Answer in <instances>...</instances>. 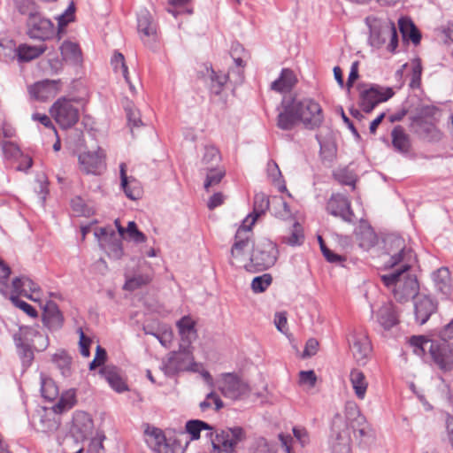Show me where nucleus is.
Wrapping results in <instances>:
<instances>
[{
  "mask_svg": "<svg viewBox=\"0 0 453 453\" xmlns=\"http://www.w3.org/2000/svg\"><path fill=\"white\" fill-rule=\"evenodd\" d=\"M385 249L389 257L387 266L393 268L399 265V268L392 273L382 275V282L387 288H392L395 298L400 303L416 297L419 285L416 276L408 273L414 261L412 250L406 246L403 238L395 235L386 238Z\"/></svg>",
  "mask_w": 453,
  "mask_h": 453,
  "instance_id": "f257e3e1",
  "label": "nucleus"
},
{
  "mask_svg": "<svg viewBox=\"0 0 453 453\" xmlns=\"http://www.w3.org/2000/svg\"><path fill=\"white\" fill-rule=\"evenodd\" d=\"M186 432L191 440H198L202 430L208 431L206 436L211 438L215 453H234L236 446L246 439V433L241 426L227 427L220 430L213 437V427L208 423L191 419L186 423Z\"/></svg>",
  "mask_w": 453,
  "mask_h": 453,
  "instance_id": "f03ea898",
  "label": "nucleus"
},
{
  "mask_svg": "<svg viewBox=\"0 0 453 453\" xmlns=\"http://www.w3.org/2000/svg\"><path fill=\"white\" fill-rule=\"evenodd\" d=\"M365 24L370 29L368 41L372 47L379 49L388 40V50L392 53L395 51L398 46V35L394 22L368 16L365 18Z\"/></svg>",
  "mask_w": 453,
  "mask_h": 453,
  "instance_id": "7ed1b4c3",
  "label": "nucleus"
},
{
  "mask_svg": "<svg viewBox=\"0 0 453 453\" xmlns=\"http://www.w3.org/2000/svg\"><path fill=\"white\" fill-rule=\"evenodd\" d=\"M199 364L195 361L193 348L180 344L176 351H171L163 359L161 370L167 377H173L181 372H198Z\"/></svg>",
  "mask_w": 453,
  "mask_h": 453,
  "instance_id": "20e7f679",
  "label": "nucleus"
},
{
  "mask_svg": "<svg viewBox=\"0 0 453 453\" xmlns=\"http://www.w3.org/2000/svg\"><path fill=\"white\" fill-rule=\"evenodd\" d=\"M278 249L274 242L265 239L259 242L250 256L249 264L245 270L250 273L265 271L272 267L278 257Z\"/></svg>",
  "mask_w": 453,
  "mask_h": 453,
  "instance_id": "39448f33",
  "label": "nucleus"
},
{
  "mask_svg": "<svg viewBox=\"0 0 453 453\" xmlns=\"http://www.w3.org/2000/svg\"><path fill=\"white\" fill-rule=\"evenodd\" d=\"M106 359V350L97 345L95 357L89 364V370L93 371L100 367V375L109 383L111 388L119 393L127 390V384L121 378L118 368L113 365H104Z\"/></svg>",
  "mask_w": 453,
  "mask_h": 453,
  "instance_id": "423d86ee",
  "label": "nucleus"
},
{
  "mask_svg": "<svg viewBox=\"0 0 453 453\" xmlns=\"http://www.w3.org/2000/svg\"><path fill=\"white\" fill-rule=\"evenodd\" d=\"M106 359V350L97 345L95 357L89 364V370L93 371L100 367V375L109 383L111 388L119 393L127 390V384L121 378L118 368L113 365H104Z\"/></svg>",
  "mask_w": 453,
  "mask_h": 453,
  "instance_id": "0eeeda50",
  "label": "nucleus"
},
{
  "mask_svg": "<svg viewBox=\"0 0 453 453\" xmlns=\"http://www.w3.org/2000/svg\"><path fill=\"white\" fill-rule=\"evenodd\" d=\"M299 121L307 129L313 130L321 126L324 121L323 111L320 104L312 98H293Z\"/></svg>",
  "mask_w": 453,
  "mask_h": 453,
  "instance_id": "6e6552de",
  "label": "nucleus"
},
{
  "mask_svg": "<svg viewBox=\"0 0 453 453\" xmlns=\"http://www.w3.org/2000/svg\"><path fill=\"white\" fill-rule=\"evenodd\" d=\"M218 389L226 398L237 401L250 395L249 383L234 372H225L218 380Z\"/></svg>",
  "mask_w": 453,
  "mask_h": 453,
  "instance_id": "1a4fd4ad",
  "label": "nucleus"
},
{
  "mask_svg": "<svg viewBox=\"0 0 453 453\" xmlns=\"http://www.w3.org/2000/svg\"><path fill=\"white\" fill-rule=\"evenodd\" d=\"M252 231L251 228L241 226L235 234L234 242L231 249L232 259L231 265L236 267H243L249 264L250 256L249 251L253 246L251 242Z\"/></svg>",
  "mask_w": 453,
  "mask_h": 453,
  "instance_id": "9d476101",
  "label": "nucleus"
},
{
  "mask_svg": "<svg viewBox=\"0 0 453 453\" xmlns=\"http://www.w3.org/2000/svg\"><path fill=\"white\" fill-rule=\"evenodd\" d=\"M350 442L348 422L340 415L334 416L329 440L332 453H351Z\"/></svg>",
  "mask_w": 453,
  "mask_h": 453,
  "instance_id": "9b49d317",
  "label": "nucleus"
},
{
  "mask_svg": "<svg viewBox=\"0 0 453 453\" xmlns=\"http://www.w3.org/2000/svg\"><path fill=\"white\" fill-rule=\"evenodd\" d=\"M100 248L111 259L119 260L124 255L121 237L110 227H100L95 231Z\"/></svg>",
  "mask_w": 453,
  "mask_h": 453,
  "instance_id": "f8f14e48",
  "label": "nucleus"
},
{
  "mask_svg": "<svg viewBox=\"0 0 453 453\" xmlns=\"http://www.w3.org/2000/svg\"><path fill=\"white\" fill-rule=\"evenodd\" d=\"M50 112L56 122L63 128L74 126L79 120V110L70 100L59 98L51 106Z\"/></svg>",
  "mask_w": 453,
  "mask_h": 453,
  "instance_id": "ddd939ff",
  "label": "nucleus"
},
{
  "mask_svg": "<svg viewBox=\"0 0 453 453\" xmlns=\"http://www.w3.org/2000/svg\"><path fill=\"white\" fill-rule=\"evenodd\" d=\"M349 343L356 361L365 365L372 353V343L366 330L363 327L355 328L349 335Z\"/></svg>",
  "mask_w": 453,
  "mask_h": 453,
  "instance_id": "4468645a",
  "label": "nucleus"
},
{
  "mask_svg": "<svg viewBox=\"0 0 453 453\" xmlns=\"http://www.w3.org/2000/svg\"><path fill=\"white\" fill-rule=\"evenodd\" d=\"M347 422L354 431L355 437L361 443H369L374 439V431L367 424L365 418L359 413L357 406L349 405L346 409Z\"/></svg>",
  "mask_w": 453,
  "mask_h": 453,
  "instance_id": "2eb2a0df",
  "label": "nucleus"
},
{
  "mask_svg": "<svg viewBox=\"0 0 453 453\" xmlns=\"http://www.w3.org/2000/svg\"><path fill=\"white\" fill-rule=\"evenodd\" d=\"M27 35L34 40H50L55 35V26L40 12L32 14L27 20Z\"/></svg>",
  "mask_w": 453,
  "mask_h": 453,
  "instance_id": "dca6fc26",
  "label": "nucleus"
},
{
  "mask_svg": "<svg viewBox=\"0 0 453 453\" xmlns=\"http://www.w3.org/2000/svg\"><path fill=\"white\" fill-rule=\"evenodd\" d=\"M394 95L392 88L372 86L360 92L359 105L365 112H371L379 104L388 101Z\"/></svg>",
  "mask_w": 453,
  "mask_h": 453,
  "instance_id": "f3484780",
  "label": "nucleus"
},
{
  "mask_svg": "<svg viewBox=\"0 0 453 453\" xmlns=\"http://www.w3.org/2000/svg\"><path fill=\"white\" fill-rule=\"evenodd\" d=\"M24 296L32 301L38 302L41 300L42 293L40 287L27 276L16 277L12 281V287H9L7 295Z\"/></svg>",
  "mask_w": 453,
  "mask_h": 453,
  "instance_id": "a211bd4d",
  "label": "nucleus"
},
{
  "mask_svg": "<svg viewBox=\"0 0 453 453\" xmlns=\"http://www.w3.org/2000/svg\"><path fill=\"white\" fill-rule=\"evenodd\" d=\"M326 211L348 223L356 221L350 201L341 194H333L326 203Z\"/></svg>",
  "mask_w": 453,
  "mask_h": 453,
  "instance_id": "6ab92c4d",
  "label": "nucleus"
},
{
  "mask_svg": "<svg viewBox=\"0 0 453 453\" xmlns=\"http://www.w3.org/2000/svg\"><path fill=\"white\" fill-rule=\"evenodd\" d=\"M430 355L439 369L449 372L453 369V347L445 340L431 343Z\"/></svg>",
  "mask_w": 453,
  "mask_h": 453,
  "instance_id": "aec40b11",
  "label": "nucleus"
},
{
  "mask_svg": "<svg viewBox=\"0 0 453 453\" xmlns=\"http://www.w3.org/2000/svg\"><path fill=\"white\" fill-rule=\"evenodd\" d=\"M106 170L104 150L96 142L87 147V174L101 175Z\"/></svg>",
  "mask_w": 453,
  "mask_h": 453,
  "instance_id": "412c9836",
  "label": "nucleus"
},
{
  "mask_svg": "<svg viewBox=\"0 0 453 453\" xmlns=\"http://www.w3.org/2000/svg\"><path fill=\"white\" fill-rule=\"evenodd\" d=\"M137 29L144 44L150 46L157 40V26L147 11H142L137 19Z\"/></svg>",
  "mask_w": 453,
  "mask_h": 453,
  "instance_id": "4be33fe9",
  "label": "nucleus"
},
{
  "mask_svg": "<svg viewBox=\"0 0 453 453\" xmlns=\"http://www.w3.org/2000/svg\"><path fill=\"white\" fill-rule=\"evenodd\" d=\"M437 310V303L427 296H419L414 302L416 321L424 325Z\"/></svg>",
  "mask_w": 453,
  "mask_h": 453,
  "instance_id": "5701e85b",
  "label": "nucleus"
},
{
  "mask_svg": "<svg viewBox=\"0 0 453 453\" xmlns=\"http://www.w3.org/2000/svg\"><path fill=\"white\" fill-rule=\"evenodd\" d=\"M282 106L283 111L278 115L277 127L282 130H291L299 121L293 98L283 101Z\"/></svg>",
  "mask_w": 453,
  "mask_h": 453,
  "instance_id": "b1692460",
  "label": "nucleus"
},
{
  "mask_svg": "<svg viewBox=\"0 0 453 453\" xmlns=\"http://www.w3.org/2000/svg\"><path fill=\"white\" fill-rule=\"evenodd\" d=\"M42 322L51 331H56L62 327L64 318L54 302L49 301L46 303L42 312Z\"/></svg>",
  "mask_w": 453,
  "mask_h": 453,
  "instance_id": "393cba45",
  "label": "nucleus"
},
{
  "mask_svg": "<svg viewBox=\"0 0 453 453\" xmlns=\"http://www.w3.org/2000/svg\"><path fill=\"white\" fill-rule=\"evenodd\" d=\"M268 208V197L263 193L256 194L254 196L253 211L247 215L242 225L244 226V227L247 226L252 229V226L256 223L257 219L264 214Z\"/></svg>",
  "mask_w": 453,
  "mask_h": 453,
  "instance_id": "a878e982",
  "label": "nucleus"
},
{
  "mask_svg": "<svg viewBox=\"0 0 453 453\" xmlns=\"http://www.w3.org/2000/svg\"><path fill=\"white\" fill-rule=\"evenodd\" d=\"M119 170L121 179L120 186L125 195L131 200L139 199L142 196V188L138 181L134 178L127 177V165L125 163L120 164Z\"/></svg>",
  "mask_w": 453,
  "mask_h": 453,
  "instance_id": "bb28decb",
  "label": "nucleus"
},
{
  "mask_svg": "<svg viewBox=\"0 0 453 453\" xmlns=\"http://www.w3.org/2000/svg\"><path fill=\"white\" fill-rule=\"evenodd\" d=\"M59 90V81L45 80L35 83L31 88V93L39 100H46L54 97Z\"/></svg>",
  "mask_w": 453,
  "mask_h": 453,
  "instance_id": "cd10ccee",
  "label": "nucleus"
},
{
  "mask_svg": "<svg viewBox=\"0 0 453 453\" xmlns=\"http://www.w3.org/2000/svg\"><path fill=\"white\" fill-rule=\"evenodd\" d=\"M195 325V321L188 316L182 317L176 323L180 336V344L184 346H191V343L196 339L197 332Z\"/></svg>",
  "mask_w": 453,
  "mask_h": 453,
  "instance_id": "c85d7f7f",
  "label": "nucleus"
},
{
  "mask_svg": "<svg viewBox=\"0 0 453 453\" xmlns=\"http://www.w3.org/2000/svg\"><path fill=\"white\" fill-rule=\"evenodd\" d=\"M379 324L386 330L392 328L398 323L397 312L391 303H384L377 312Z\"/></svg>",
  "mask_w": 453,
  "mask_h": 453,
  "instance_id": "c756f323",
  "label": "nucleus"
},
{
  "mask_svg": "<svg viewBox=\"0 0 453 453\" xmlns=\"http://www.w3.org/2000/svg\"><path fill=\"white\" fill-rule=\"evenodd\" d=\"M296 83L294 72L288 68H283L280 77L271 84V88L280 93L288 92Z\"/></svg>",
  "mask_w": 453,
  "mask_h": 453,
  "instance_id": "7c9ffc66",
  "label": "nucleus"
},
{
  "mask_svg": "<svg viewBox=\"0 0 453 453\" xmlns=\"http://www.w3.org/2000/svg\"><path fill=\"white\" fill-rule=\"evenodd\" d=\"M63 59L73 65H80L82 62V50L80 45L72 41H65L60 47Z\"/></svg>",
  "mask_w": 453,
  "mask_h": 453,
  "instance_id": "2f4dec72",
  "label": "nucleus"
},
{
  "mask_svg": "<svg viewBox=\"0 0 453 453\" xmlns=\"http://www.w3.org/2000/svg\"><path fill=\"white\" fill-rule=\"evenodd\" d=\"M391 137L392 145L396 151L403 154L410 151L411 146L410 136L401 126L393 128Z\"/></svg>",
  "mask_w": 453,
  "mask_h": 453,
  "instance_id": "473e14b6",
  "label": "nucleus"
},
{
  "mask_svg": "<svg viewBox=\"0 0 453 453\" xmlns=\"http://www.w3.org/2000/svg\"><path fill=\"white\" fill-rule=\"evenodd\" d=\"M18 338L20 339V342H28L30 344L35 338H39L42 340V342L39 343L38 348L42 349H46L49 345L48 338H43L35 326H20L19 332L13 336L14 342H17Z\"/></svg>",
  "mask_w": 453,
  "mask_h": 453,
  "instance_id": "72a5a7b5",
  "label": "nucleus"
},
{
  "mask_svg": "<svg viewBox=\"0 0 453 453\" xmlns=\"http://www.w3.org/2000/svg\"><path fill=\"white\" fill-rule=\"evenodd\" d=\"M433 280L436 289L447 296L452 290L450 273L448 268L441 267L433 273Z\"/></svg>",
  "mask_w": 453,
  "mask_h": 453,
  "instance_id": "f704fd0d",
  "label": "nucleus"
},
{
  "mask_svg": "<svg viewBox=\"0 0 453 453\" xmlns=\"http://www.w3.org/2000/svg\"><path fill=\"white\" fill-rule=\"evenodd\" d=\"M351 386L354 389L355 395L358 399L363 400L365 397L366 390L368 388V381L363 372L353 369L349 374Z\"/></svg>",
  "mask_w": 453,
  "mask_h": 453,
  "instance_id": "c9c22d12",
  "label": "nucleus"
},
{
  "mask_svg": "<svg viewBox=\"0 0 453 453\" xmlns=\"http://www.w3.org/2000/svg\"><path fill=\"white\" fill-rule=\"evenodd\" d=\"M47 50L44 44L32 46L28 44H20L17 48V56L19 61L27 62L39 58Z\"/></svg>",
  "mask_w": 453,
  "mask_h": 453,
  "instance_id": "e433bc0d",
  "label": "nucleus"
},
{
  "mask_svg": "<svg viewBox=\"0 0 453 453\" xmlns=\"http://www.w3.org/2000/svg\"><path fill=\"white\" fill-rule=\"evenodd\" d=\"M205 174L203 188L208 192L211 188L219 185L226 175V170L223 166L207 168L202 171Z\"/></svg>",
  "mask_w": 453,
  "mask_h": 453,
  "instance_id": "4c0bfd02",
  "label": "nucleus"
},
{
  "mask_svg": "<svg viewBox=\"0 0 453 453\" xmlns=\"http://www.w3.org/2000/svg\"><path fill=\"white\" fill-rule=\"evenodd\" d=\"M398 25L403 38L410 39L415 45L420 42L421 35L411 19L402 18Z\"/></svg>",
  "mask_w": 453,
  "mask_h": 453,
  "instance_id": "58836bf2",
  "label": "nucleus"
},
{
  "mask_svg": "<svg viewBox=\"0 0 453 453\" xmlns=\"http://www.w3.org/2000/svg\"><path fill=\"white\" fill-rule=\"evenodd\" d=\"M106 439L104 432L102 430H94L89 434L87 453H104V441Z\"/></svg>",
  "mask_w": 453,
  "mask_h": 453,
  "instance_id": "ea45409f",
  "label": "nucleus"
},
{
  "mask_svg": "<svg viewBox=\"0 0 453 453\" xmlns=\"http://www.w3.org/2000/svg\"><path fill=\"white\" fill-rule=\"evenodd\" d=\"M221 161L219 150L214 146H205L204 152L201 159V171L212 167H218Z\"/></svg>",
  "mask_w": 453,
  "mask_h": 453,
  "instance_id": "a19ab883",
  "label": "nucleus"
},
{
  "mask_svg": "<svg viewBox=\"0 0 453 453\" xmlns=\"http://www.w3.org/2000/svg\"><path fill=\"white\" fill-rule=\"evenodd\" d=\"M52 362L64 377L71 375L72 357L65 350H58L52 356Z\"/></svg>",
  "mask_w": 453,
  "mask_h": 453,
  "instance_id": "79ce46f5",
  "label": "nucleus"
},
{
  "mask_svg": "<svg viewBox=\"0 0 453 453\" xmlns=\"http://www.w3.org/2000/svg\"><path fill=\"white\" fill-rule=\"evenodd\" d=\"M41 394L47 401H54L58 396V388L50 378L41 376Z\"/></svg>",
  "mask_w": 453,
  "mask_h": 453,
  "instance_id": "37998d69",
  "label": "nucleus"
},
{
  "mask_svg": "<svg viewBox=\"0 0 453 453\" xmlns=\"http://www.w3.org/2000/svg\"><path fill=\"white\" fill-rule=\"evenodd\" d=\"M304 235L302 226L294 222L289 234L282 236V242L289 246H298L303 242Z\"/></svg>",
  "mask_w": 453,
  "mask_h": 453,
  "instance_id": "c03bdc74",
  "label": "nucleus"
},
{
  "mask_svg": "<svg viewBox=\"0 0 453 453\" xmlns=\"http://www.w3.org/2000/svg\"><path fill=\"white\" fill-rule=\"evenodd\" d=\"M60 426L59 418L54 415L45 413L41 417L39 430L42 433L51 434L58 431Z\"/></svg>",
  "mask_w": 453,
  "mask_h": 453,
  "instance_id": "a18cd8bd",
  "label": "nucleus"
},
{
  "mask_svg": "<svg viewBox=\"0 0 453 453\" xmlns=\"http://www.w3.org/2000/svg\"><path fill=\"white\" fill-rule=\"evenodd\" d=\"M211 79V84H210V90L211 93L215 95H219L223 88L225 84L229 79V75L221 73H216L215 71L211 70L210 74Z\"/></svg>",
  "mask_w": 453,
  "mask_h": 453,
  "instance_id": "49530a36",
  "label": "nucleus"
},
{
  "mask_svg": "<svg viewBox=\"0 0 453 453\" xmlns=\"http://www.w3.org/2000/svg\"><path fill=\"white\" fill-rule=\"evenodd\" d=\"M152 280L150 274H135L133 277L127 278L124 284V289L134 291L143 286L148 285Z\"/></svg>",
  "mask_w": 453,
  "mask_h": 453,
  "instance_id": "de8ad7c7",
  "label": "nucleus"
},
{
  "mask_svg": "<svg viewBox=\"0 0 453 453\" xmlns=\"http://www.w3.org/2000/svg\"><path fill=\"white\" fill-rule=\"evenodd\" d=\"M214 405L216 411L221 410L224 407V403L219 395L213 390L208 393L205 399L199 403V408L202 411H206Z\"/></svg>",
  "mask_w": 453,
  "mask_h": 453,
  "instance_id": "09e8293b",
  "label": "nucleus"
},
{
  "mask_svg": "<svg viewBox=\"0 0 453 453\" xmlns=\"http://www.w3.org/2000/svg\"><path fill=\"white\" fill-rule=\"evenodd\" d=\"M334 179L342 185H349L355 188L357 176L348 167L339 168L334 173Z\"/></svg>",
  "mask_w": 453,
  "mask_h": 453,
  "instance_id": "8fccbe9b",
  "label": "nucleus"
},
{
  "mask_svg": "<svg viewBox=\"0 0 453 453\" xmlns=\"http://www.w3.org/2000/svg\"><path fill=\"white\" fill-rule=\"evenodd\" d=\"M18 349L19 356L24 365H30L34 359V352L31 344L28 342H20V339H17L14 342Z\"/></svg>",
  "mask_w": 453,
  "mask_h": 453,
  "instance_id": "3c124183",
  "label": "nucleus"
},
{
  "mask_svg": "<svg viewBox=\"0 0 453 453\" xmlns=\"http://www.w3.org/2000/svg\"><path fill=\"white\" fill-rule=\"evenodd\" d=\"M111 63L116 72L120 71L126 81L129 84L130 89H134V87L131 84L128 77V69L125 63V58L123 54L119 52L114 53Z\"/></svg>",
  "mask_w": 453,
  "mask_h": 453,
  "instance_id": "603ef678",
  "label": "nucleus"
},
{
  "mask_svg": "<svg viewBox=\"0 0 453 453\" xmlns=\"http://www.w3.org/2000/svg\"><path fill=\"white\" fill-rule=\"evenodd\" d=\"M75 403V395L73 391H67L63 394L58 402V403L53 407L54 412L61 413L65 410L71 409Z\"/></svg>",
  "mask_w": 453,
  "mask_h": 453,
  "instance_id": "864d4df0",
  "label": "nucleus"
},
{
  "mask_svg": "<svg viewBox=\"0 0 453 453\" xmlns=\"http://www.w3.org/2000/svg\"><path fill=\"white\" fill-rule=\"evenodd\" d=\"M125 111L127 113L128 125L131 128L142 126L140 111L135 108L132 102H127L126 104Z\"/></svg>",
  "mask_w": 453,
  "mask_h": 453,
  "instance_id": "5fc2aeb1",
  "label": "nucleus"
},
{
  "mask_svg": "<svg viewBox=\"0 0 453 453\" xmlns=\"http://www.w3.org/2000/svg\"><path fill=\"white\" fill-rule=\"evenodd\" d=\"M434 342L424 336H412L410 340L411 345L414 348L415 354L418 356L424 355L427 348L430 351L431 343H434Z\"/></svg>",
  "mask_w": 453,
  "mask_h": 453,
  "instance_id": "6e6d98bb",
  "label": "nucleus"
},
{
  "mask_svg": "<svg viewBox=\"0 0 453 453\" xmlns=\"http://www.w3.org/2000/svg\"><path fill=\"white\" fill-rule=\"evenodd\" d=\"M74 4L71 3L69 6L66 8V10L56 18V19L58 20V34L64 30L65 26H67L70 22L74 20Z\"/></svg>",
  "mask_w": 453,
  "mask_h": 453,
  "instance_id": "4d7b16f0",
  "label": "nucleus"
},
{
  "mask_svg": "<svg viewBox=\"0 0 453 453\" xmlns=\"http://www.w3.org/2000/svg\"><path fill=\"white\" fill-rule=\"evenodd\" d=\"M15 7L19 13L31 17L38 13L37 6L34 0H13Z\"/></svg>",
  "mask_w": 453,
  "mask_h": 453,
  "instance_id": "13d9d810",
  "label": "nucleus"
},
{
  "mask_svg": "<svg viewBox=\"0 0 453 453\" xmlns=\"http://www.w3.org/2000/svg\"><path fill=\"white\" fill-rule=\"evenodd\" d=\"M144 434L150 440H153L152 447L154 448L155 450L157 449L159 444L165 442V441L166 440L161 429L157 428L155 426H150L149 425H147L144 430Z\"/></svg>",
  "mask_w": 453,
  "mask_h": 453,
  "instance_id": "bf43d9fd",
  "label": "nucleus"
},
{
  "mask_svg": "<svg viewBox=\"0 0 453 453\" xmlns=\"http://www.w3.org/2000/svg\"><path fill=\"white\" fill-rule=\"evenodd\" d=\"M272 280V276L268 273L255 277L251 282V288L253 292L262 293L265 291L271 285Z\"/></svg>",
  "mask_w": 453,
  "mask_h": 453,
  "instance_id": "052dcab7",
  "label": "nucleus"
},
{
  "mask_svg": "<svg viewBox=\"0 0 453 453\" xmlns=\"http://www.w3.org/2000/svg\"><path fill=\"white\" fill-rule=\"evenodd\" d=\"M156 451L157 453H183L184 449L176 440L166 439L165 442L159 444Z\"/></svg>",
  "mask_w": 453,
  "mask_h": 453,
  "instance_id": "680f3d73",
  "label": "nucleus"
},
{
  "mask_svg": "<svg viewBox=\"0 0 453 453\" xmlns=\"http://www.w3.org/2000/svg\"><path fill=\"white\" fill-rule=\"evenodd\" d=\"M11 274V268L0 259V293L7 296L9 291L8 279Z\"/></svg>",
  "mask_w": 453,
  "mask_h": 453,
  "instance_id": "e2e57ef3",
  "label": "nucleus"
},
{
  "mask_svg": "<svg viewBox=\"0 0 453 453\" xmlns=\"http://www.w3.org/2000/svg\"><path fill=\"white\" fill-rule=\"evenodd\" d=\"M10 300L17 308L22 310L31 318H35L37 316L35 309L25 301L20 300L17 296H10Z\"/></svg>",
  "mask_w": 453,
  "mask_h": 453,
  "instance_id": "0e129e2a",
  "label": "nucleus"
},
{
  "mask_svg": "<svg viewBox=\"0 0 453 453\" xmlns=\"http://www.w3.org/2000/svg\"><path fill=\"white\" fill-rule=\"evenodd\" d=\"M317 381V376L314 371H301L299 372V384L306 386L308 388H311L315 386Z\"/></svg>",
  "mask_w": 453,
  "mask_h": 453,
  "instance_id": "69168bd1",
  "label": "nucleus"
},
{
  "mask_svg": "<svg viewBox=\"0 0 453 453\" xmlns=\"http://www.w3.org/2000/svg\"><path fill=\"white\" fill-rule=\"evenodd\" d=\"M127 233L129 237L135 242H144L146 236L143 233L138 230L134 221H129L127 227Z\"/></svg>",
  "mask_w": 453,
  "mask_h": 453,
  "instance_id": "338daca9",
  "label": "nucleus"
},
{
  "mask_svg": "<svg viewBox=\"0 0 453 453\" xmlns=\"http://www.w3.org/2000/svg\"><path fill=\"white\" fill-rule=\"evenodd\" d=\"M274 215L277 218L287 219L291 217V211L288 203L281 198L276 201Z\"/></svg>",
  "mask_w": 453,
  "mask_h": 453,
  "instance_id": "774afa93",
  "label": "nucleus"
}]
</instances>
